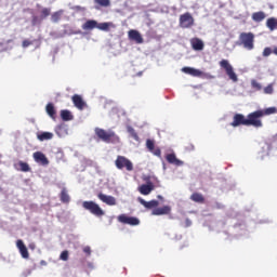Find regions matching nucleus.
<instances>
[{
  "instance_id": "5701e85b",
  "label": "nucleus",
  "mask_w": 277,
  "mask_h": 277,
  "mask_svg": "<svg viewBox=\"0 0 277 277\" xmlns=\"http://www.w3.org/2000/svg\"><path fill=\"white\" fill-rule=\"evenodd\" d=\"M251 17H252V21H254V23H262V21H265L266 15H265V12L259 11V12H254Z\"/></svg>"
},
{
  "instance_id": "ddd939ff",
  "label": "nucleus",
  "mask_w": 277,
  "mask_h": 277,
  "mask_svg": "<svg viewBox=\"0 0 277 277\" xmlns=\"http://www.w3.org/2000/svg\"><path fill=\"white\" fill-rule=\"evenodd\" d=\"M97 198L105 205H108V207H115L116 205V198L114 196H107L103 193H100Z\"/></svg>"
},
{
  "instance_id": "cd10ccee",
  "label": "nucleus",
  "mask_w": 277,
  "mask_h": 277,
  "mask_svg": "<svg viewBox=\"0 0 277 277\" xmlns=\"http://www.w3.org/2000/svg\"><path fill=\"white\" fill-rule=\"evenodd\" d=\"M64 14L63 10L56 11L51 15L52 23H60L62 21V15Z\"/></svg>"
},
{
  "instance_id": "79ce46f5",
  "label": "nucleus",
  "mask_w": 277,
  "mask_h": 277,
  "mask_svg": "<svg viewBox=\"0 0 277 277\" xmlns=\"http://www.w3.org/2000/svg\"><path fill=\"white\" fill-rule=\"evenodd\" d=\"M31 44H32L31 41H29V40H24L23 43H22V47H23L24 49H27V47H31Z\"/></svg>"
},
{
  "instance_id": "de8ad7c7",
  "label": "nucleus",
  "mask_w": 277,
  "mask_h": 277,
  "mask_svg": "<svg viewBox=\"0 0 277 277\" xmlns=\"http://www.w3.org/2000/svg\"><path fill=\"white\" fill-rule=\"evenodd\" d=\"M273 53H274V55H277V48L273 49Z\"/></svg>"
},
{
  "instance_id": "f8f14e48",
  "label": "nucleus",
  "mask_w": 277,
  "mask_h": 277,
  "mask_svg": "<svg viewBox=\"0 0 277 277\" xmlns=\"http://www.w3.org/2000/svg\"><path fill=\"white\" fill-rule=\"evenodd\" d=\"M36 163L39 166H49V158L42 151H36L32 154Z\"/></svg>"
},
{
  "instance_id": "f03ea898",
  "label": "nucleus",
  "mask_w": 277,
  "mask_h": 277,
  "mask_svg": "<svg viewBox=\"0 0 277 277\" xmlns=\"http://www.w3.org/2000/svg\"><path fill=\"white\" fill-rule=\"evenodd\" d=\"M238 47H243L247 51L254 49V34L253 32H241L237 42Z\"/></svg>"
},
{
  "instance_id": "c03bdc74",
  "label": "nucleus",
  "mask_w": 277,
  "mask_h": 277,
  "mask_svg": "<svg viewBox=\"0 0 277 277\" xmlns=\"http://www.w3.org/2000/svg\"><path fill=\"white\" fill-rule=\"evenodd\" d=\"M195 146H194V144H192V143H189L186 147H185V149L188 151V153H192V150H195Z\"/></svg>"
},
{
  "instance_id": "9d476101",
  "label": "nucleus",
  "mask_w": 277,
  "mask_h": 277,
  "mask_svg": "<svg viewBox=\"0 0 277 277\" xmlns=\"http://www.w3.org/2000/svg\"><path fill=\"white\" fill-rule=\"evenodd\" d=\"M248 127V118L241 114L234 115L230 127Z\"/></svg>"
},
{
  "instance_id": "4468645a",
  "label": "nucleus",
  "mask_w": 277,
  "mask_h": 277,
  "mask_svg": "<svg viewBox=\"0 0 277 277\" xmlns=\"http://www.w3.org/2000/svg\"><path fill=\"white\" fill-rule=\"evenodd\" d=\"M172 213V207L163 206L161 208H155L151 211V215H170Z\"/></svg>"
},
{
  "instance_id": "393cba45",
  "label": "nucleus",
  "mask_w": 277,
  "mask_h": 277,
  "mask_svg": "<svg viewBox=\"0 0 277 277\" xmlns=\"http://www.w3.org/2000/svg\"><path fill=\"white\" fill-rule=\"evenodd\" d=\"M61 202L68 205L70 202V195H68V189L63 188L60 194Z\"/></svg>"
},
{
  "instance_id": "7c9ffc66",
  "label": "nucleus",
  "mask_w": 277,
  "mask_h": 277,
  "mask_svg": "<svg viewBox=\"0 0 277 277\" xmlns=\"http://www.w3.org/2000/svg\"><path fill=\"white\" fill-rule=\"evenodd\" d=\"M21 172H31V167H29V163L19 161L18 162Z\"/></svg>"
},
{
  "instance_id": "0eeeda50",
  "label": "nucleus",
  "mask_w": 277,
  "mask_h": 277,
  "mask_svg": "<svg viewBox=\"0 0 277 277\" xmlns=\"http://www.w3.org/2000/svg\"><path fill=\"white\" fill-rule=\"evenodd\" d=\"M180 27L182 29H189L194 27V16H192V13L186 12L180 15Z\"/></svg>"
},
{
  "instance_id": "aec40b11",
  "label": "nucleus",
  "mask_w": 277,
  "mask_h": 277,
  "mask_svg": "<svg viewBox=\"0 0 277 277\" xmlns=\"http://www.w3.org/2000/svg\"><path fill=\"white\" fill-rule=\"evenodd\" d=\"M98 27V22L94 21V19H88L83 25H82V29L84 31H92V29H97Z\"/></svg>"
},
{
  "instance_id": "2eb2a0df",
  "label": "nucleus",
  "mask_w": 277,
  "mask_h": 277,
  "mask_svg": "<svg viewBox=\"0 0 277 277\" xmlns=\"http://www.w3.org/2000/svg\"><path fill=\"white\" fill-rule=\"evenodd\" d=\"M71 101L75 107H77V109H80V111L85 109V102L83 101V97H81V95L79 94L72 95Z\"/></svg>"
},
{
  "instance_id": "ea45409f",
  "label": "nucleus",
  "mask_w": 277,
  "mask_h": 277,
  "mask_svg": "<svg viewBox=\"0 0 277 277\" xmlns=\"http://www.w3.org/2000/svg\"><path fill=\"white\" fill-rule=\"evenodd\" d=\"M272 53H273L272 48H265L263 51V57H269Z\"/></svg>"
},
{
  "instance_id": "39448f33",
  "label": "nucleus",
  "mask_w": 277,
  "mask_h": 277,
  "mask_svg": "<svg viewBox=\"0 0 277 277\" xmlns=\"http://www.w3.org/2000/svg\"><path fill=\"white\" fill-rule=\"evenodd\" d=\"M219 64L220 67L223 68V70H225L230 81H233L234 83H237L239 81V78L237 77V74L233 68V65H230V63L227 60H222Z\"/></svg>"
},
{
  "instance_id": "f3484780",
  "label": "nucleus",
  "mask_w": 277,
  "mask_h": 277,
  "mask_svg": "<svg viewBox=\"0 0 277 277\" xmlns=\"http://www.w3.org/2000/svg\"><path fill=\"white\" fill-rule=\"evenodd\" d=\"M190 47L194 51H203L205 42L200 38L190 39Z\"/></svg>"
},
{
  "instance_id": "49530a36",
  "label": "nucleus",
  "mask_w": 277,
  "mask_h": 277,
  "mask_svg": "<svg viewBox=\"0 0 277 277\" xmlns=\"http://www.w3.org/2000/svg\"><path fill=\"white\" fill-rule=\"evenodd\" d=\"M186 224L187 226H192V221H189V219H186Z\"/></svg>"
},
{
  "instance_id": "dca6fc26",
  "label": "nucleus",
  "mask_w": 277,
  "mask_h": 277,
  "mask_svg": "<svg viewBox=\"0 0 277 277\" xmlns=\"http://www.w3.org/2000/svg\"><path fill=\"white\" fill-rule=\"evenodd\" d=\"M16 248L19 251L23 259H29V251L27 250V247L25 246V242H23L22 239H18L16 241Z\"/></svg>"
},
{
  "instance_id": "a19ab883",
  "label": "nucleus",
  "mask_w": 277,
  "mask_h": 277,
  "mask_svg": "<svg viewBox=\"0 0 277 277\" xmlns=\"http://www.w3.org/2000/svg\"><path fill=\"white\" fill-rule=\"evenodd\" d=\"M151 153L156 157H161V149L159 147H157V148L154 147V150H151Z\"/></svg>"
},
{
  "instance_id": "c85d7f7f",
  "label": "nucleus",
  "mask_w": 277,
  "mask_h": 277,
  "mask_svg": "<svg viewBox=\"0 0 277 277\" xmlns=\"http://www.w3.org/2000/svg\"><path fill=\"white\" fill-rule=\"evenodd\" d=\"M260 111H262V118L264 116H272L274 114H277V108L276 107H268L265 109H260Z\"/></svg>"
},
{
  "instance_id": "20e7f679",
  "label": "nucleus",
  "mask_w": 277,
  "mask_h": 277,
  "mask_svg": "<svg viewBox=\"0 0 277 277\" xmlns=\"http://www.w3.org/2000/svg\"><path fill=\"white\" fill-rule=\"evenodd\" d=\"M82 207L85 211H90L92 215H95L96 217H103V215H105L103 208L94 201H83Z\"/></svg>"
},
{
  "instance_id": "423d86ee",
  "label": "nucleus",
  "mask_w": 277,
  "mask_h": 277,
  "mask_svg": "<svg viewBox=\"0 0 277 277\" xmlns=\"http://www.w3.org/2000/svg\"><path fill=\"white\" fill-rule=\"evenodd\" d=\"M115 166L117 170H127V172H133V162L124 156H117Z\"/></svg>"
},
{
  "instance_id": "1a4fd4ad",
  "label": "nucleus",
  "mask_w": 277,
  "mask_h": 277,
  "mask_svg": "<svg viewBox=\"0 0 277 277\" xmlns=\"http://www.w3.org/2000/svg\"><path fill=\"white\" fill-rule=\"evenodd\" d=\"M145 181L147 184H142L138 187V192L143 196H148V194H150V192H153L155 189V184H153V182H150V177H145Z\"/></svg>"
},
{
  "instance_id": "4be33fe9",
  "label": "nucleus",
  "mask_w": 277,
  "mask_h": 277,
  "mask_svg": "<svg viewBox=\"0 0 277 277\" xmlns=\"http://www.w3.org/2000/svg\"><path fill=\"white\" fill-rule=\"evenodd\" d=\"M45 111H47L48 116H50V118H52V120H55V118H57V111L55 110V105H53V103L47 104Z\"/></svg>"
},
{
  "instance_id": "b1692460",
  "label": "nucleus",
  "mask_w": 277,
  "mask_h": 277,
  "mask_svg": "<svg viewBox=\"0 0 277 277\" xmlns=\"http://www.w3.org/2000/svg\"><path fill=\"white\" fill-rule=\"evenodd\" d=\"M61 118L64 120V122H69V120H74L75 116H72V113L68 109L61 110Z\"/></svg>"
},
{
  "instance_id": "f704fd0d",
  "label": "nucleus",
  "mask_w": 277,
  "mask_h": 277,
  "mask_svg": "<svg viewBox=\"0 0 277 277\" xmlns=\"http://www.w3.org/2000/svg\"><path fill=\"white\" fill-rule=\"evenodd\" d=\"M251 87L253 88V90H263V85H261V83H259V81L256 80H251Z\"/></svg>"
},
{
  "instance_id": "37998d69",
  "label": "nucleus",
  "mask_w": 277,
  "mask_h": 277,
  "mask_svg": "<svg viewBox=\"0 0 277 277\" xmlns=\"http://www.w3.org/2000/svg\"><path fill=\"white\" fill-rule=\"evenodd\" d=\"M83 252H84V254L90 256V254H92V249L89 246H87V247L83 248Z\"/></svg>"
},
{
  "instance_id": "c756f323",
  "label": "nucleus",
  "mask_w": 277,
  "mask_h": 277,
  "mask_svg": "<svg viewBox=\"0 0 277 277\" xmlns=\"http://www.w3.org/2000/svg\"><path fill=\"white\" fill-rule=\"evenodd\" d=\"M127 131L131 135V137H133V140H135V142H140V136L137 135V132H135V129H133V127L128 126Z\"/></svg>"
},
{
  "instance_id": "bb28decb",
  "label": "nucleus",
  "mask_w": 277,
  "mask_h": 277,
  "mask_svg": "<svg viewBox=\"0 0 277 277\" xmlns=\"http://www.w3.org/2000/svg\"><path fill=\"white\" fill-rule=\"evenodd\" d=\"M37 140H39V142H44L47 140H53V133L41 132V133L37 134Z\"/></svg>"
},
{
  "instance_id": "a211bd4d",
  "label": "nucleus",
  "mask_w": 277,
  "mask_h": 277,
  "mask_svg": "<svg viewBox=\"0 0 277 277\" xmlns=\"http://www.w3.org/2000/svg\"><path fill=\"white\" fill-rule=\"evenodd\" d=\"M166 159H167L168 163H171V166L181 167L184 163L183 160H180L179 158H176V154H174V153L167 154Z\"/></svg>"
},
{
  "instance_id": "4c0bfd02",
  "label": "nucleus",
  "mask_w": 277,
  "mask_h": 277,
  "mask_svg": "<svg viewBox=\"0 0 277 277\" xmlns=\"http://www.w3.org/2000/svg\"><path fill=\"white\" fill-rule=\"evenodd\" d=\"M42 17L41 16H32V21H31V23H32V25L34 26H36V25H40L41 23H42Z\"/></svg>"
},
{
  "instance_id": "473e14b6",
  "label": "nucleus",
  "mask_w": 277,
  "mask_h": 277,
  "mask_svg": "<svg viewBox=\"0 0 277 277\" xmlns=\"http://www.w3.org/2000/svg\"><path fill=\"white\" fill-rule=\"evenodd\" d=\"M48 16H51V9H49V8H43V9L41 10V15H40V17H41V19L44 21V18H48Z\"/></svg>"
},
{
  "instance_id": "9b49d317",
  "label": "nucleus",
  "mask_w": 277,
  "mask_h": 277,
  "mask_svg": "<svg viewBox=\"0 0 277 277\" xmlns=\"http://www.w3.org/2000/svg\"><path fill=\"white\" fill-rule=\"evenodd\" d=\"M128 38L129 40H132L136 44H144V38L142 37V34H140V31L137 30H134V29L129 30Z\"/></svg>"
},
{
  "instance_id": "a18cd8bd",
  "label": "nucleus",
  "mask_w": 277,
  "mask_h": 277,
  "mask_svg": "<svg viewBox=\"0 0 277 277\" xmlns=\"http://www.w3.org/2000/svg\"><path fill=\"white\" fill-rule=\"evenodd\" d=\"M66 133V127L61 126V135H64Z\"/></svg>"
},
{
  "instance_id": "c9c22d12",
  "label": "nucleus",
  "mask_w": 277,
  "mask_h": 277,
  "mask_svg": "<svg viewBox=\"0 0 277 277\" xmlns=\"http://www.w3.org/2000/svg\"><path fill=\"white\" fill-rule=\"evenodd\" d=\"M146 147L148 148L149 153H151V150H155V141L148 138L146 141Z\"/></svg>"
},
{
  "instance_id": "e433bc0d",
  "label": "nucleus",
  "mask_w": 277,
  "mask_h": 277,
  "mask_svg": "<svg viewBox=\"0 0 277 277\" xmlns=\"http://www.w3.org/2000/svg\"><path fill=\"white\" fill-rule=\"evenodd\" d=\"M264 94H274V84H268L264 88Z\"/></svg>"
},
{
  "instance_id": "72a5a7b5",
  "label": "nucleus",
  "mask_w": 277,
  "mask_h": 277,
  "mask_svg": "<svg viewBox=\"0 0 277 277\" xmlns=\"http://www.w3.org/2000/svg\"><path fill=\"white\" fill-rule=\"evenodd\" d=\"M111 24L109 23H101V24H97V29H101V31H109V26Z\"/></svg>"
},
{
  "instance_id": "2f4dec72",
  "label": "nucleus",
  "mask_w": 277,
  "mask_h": 277,
  "mask_svg": "<svg viewBox=\"0 0 277 277\" xmlns=\"http://www.w3.org/2000/svg\"><path fill=\"white\" fill-rule=\"evenodd\" d=\"M94 3L101 5V8H109V5H111L109 0H94Z\"/></svg>"
},
{
  "instance_id": "58836bf2",
  "label": "nucleus",
  "mask_w": 277,
  "mask_h": 277,
  "mask_svg": "<svg viewBox=\"0 0 277 277\" xmlns=\"http://www.w3.org/2000/svg\"><path fill=\"white\" fill-rule=\"evenodd\" d=\"M68 256H69L68 250H65L61 253L60 259L61 261H68Z\"/></svg>"
},
{
  "instance_id": "f257e3e1",
  "label": "nucleus",
  "mask_w": 277,
  "mask_h": 277,
  "mask_svg": "<svg viewBox=\"0 0 277 277\" xmlns=\"http://www.w3.org/2000/svg\"><path fill=\"white\" fill-rule=\"evenodd\" d=\"M94 133L101 142H105V144H120V136L116 134V132L111 130H105L103 128H95Z\"/></svg>"
},
{
  "instance_id": "6e6552de",
  "label": "nucleus",
  "mask_w": 277,
  "mask_h": 277,
  "mask_svg": "<svg viewBox=\"0 0 277 277\" xmlns=\"http://www.w3.org/2000/svg\"><path fill=\"white\" fill-rule=\"evenodd\" d=\"M120 224H128V226H140V219L136 216H129L128 214H120L117 217Z\"/></svg>"
},
{
  "instance_id": "6ab92c4d",
  "label": "nucleus",
  "mask_w": 277,
  "mask_h": 277,
  "mask_svg": "<svg viewBox=\"0 0 277 277\" xmlns=\"http://www.w3.org/2000/svg\"><path fill=\"white\" fill-rule=\"evenodd\" d=\"M182 72H185V75H190V77H202V71L193 67H183Z\"/></svg>"
},
{
  "instance_id": "a878e982",
  "label": "nucleus",
  "mask_w": 277,
  "mask_h": 277,
  "mask_svg": "<svg viewBox=\"0 0 277 277\" xmlns=\"http://www.w3.org/2000/svg\"><path fill=\"white\" fill-rule=\"evenodd\" d=\"M190 200H193V202H198L199 205H205V196L200 193H193Z\"/></svg>"
},
{
  "instance_id": "7ed1b4c3",
  "label": "nucleus",
  "mask_w": 277,
  "mask_h": 277,
  "mask_svg": "<svg viewBox=\"0 0 277 277\" xmlns=\"http://www.w3.org/2000/svg\"><path fill=\"white\" fill-rule=\"evenodd\" d=\"M261 118H263L262 110L259 109L250 113L247 116V127H254L255 129H261V127H263V121L261 120Z\"/></svg>"
},
{
  "instance_id": "412c9836",
  "label": "nucleus",
  "mask_w": 277,
  "mask_h": 277,
  "mask_svg": "<svg viewBox=\"0 0 277 277\" xmlns=\"http://www.w3.org/2000/svg\"><path fill=\"white\" fill-rule=\"evenodd\" d=\"M138 202L145 207V209H157V207H159V202L155 199L150 200V201H146L144 199H138Z\"/></svg>"
}]
</instances>
